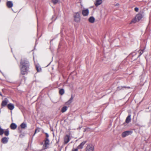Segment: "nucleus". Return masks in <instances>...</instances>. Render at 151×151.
Instances as JSON below:
<instances>
[{
    "instance_id": "obj_26",
    "label": "nucleus",
    "mask_w": 151,
    "mask_h": 151,
    "mask_svg": "<svg viewBox=\"0 0 151 151\" xmlns=\"http://www.w3.org/2000/svg\"><path fill=\"white\" fill-rule=\"evenodd\" d=\"M123 88H126V87L125 86H119L117 87V90H122Z\"/></svg>"
},
{
    "instance_id": "obj_9",
    "label": "nucleus",
    "mask_w": 151,
    "mask_h": 151,
    "mask_svg": "<svg viewBox=\"0 0 151 151\" xmlns=\"http://www.w3.org/2000/svg\"><path fill=\"white\" fill-rule=\"evenodd\" d=\"M70 140V136L68 135H66L64 137V144H67Z\"/></svg>"
},
{
    "instance_id": "obj_24",
    "label": "nucleus",
    "mask_w": 151,
    "mask_h": 151,
    "mask_svg": "<svg viewBox=\"0 0 151 151\" xmlns=\"http://www.w3.org/2000/svg\"><path fill=\"white\" fill-rule=\"evenodd\" d=\"M53 3L55 4L58 3L59 2V0H52Z\"/></svg>"
},
{
    "instance_id": "obj_22",
    "label": "nucleus",
    "mask_w": 151,
    "mask_h": 151,
    "mask_svg": "<svg viewBox=\"0 0 151 151\" xmlns=\"http://www.w3.org/2000/svg\"><path fill=\"white\" fill-rule=\"evenodd\" d=\"M67 110V107L66 106H64L63 107L61 111L63 113L65 112Z\"/></svg>"
},
{
    "instance_id": "obj_3",
    "label": "nucleus",
    "mask_w": 151,
    "mask_h": 151,
    "mask_svg": "<svg viewBox=\"0 0 151 151\" xmlns=\"http://www.w3.org/2000/svg\"><path fill=\"white\" fill-rule=\"evenodd\" d=\"M49 144V141L48 138H46L45 143L43 146V148L45 149L48 148V145Z\"/></svg>"
},
{
    "instance_id": "obj_33",
    "label": "nucleus",
    "mask_w": 151,
    "mask_h": 151,
    "mask_svg": "<svg viewBox=\"0 0 151 151\" xmlns=\"http://www.w3.org/2000/svg\"><path fill=\"white\" fill-rule=\"evenodd\" d=\"M115 6H119V4H118V3H117L116 4Z\"/></svg>"
},
{
    "instance_id": "obj_1",
    "label": "nucleus",
    "mask_w": 151,
    "mask_h": 151,
    "mask_svg": "<svg viewBox=\"0 0 151 151\" xmlns=\"http://www.w3.org/2000/svg\"><path fill=\"white\" fill-rule=\"evenodd\" d=\"M29 67V63L27 59H22L20 65L21 74L23 75L26 74L28 71Z\"/></svg>"
},
{
    "instance_id": "obj_29",
    "label": "nucleus",
    "mask_w": 151,
    "mask_h": 151,
    "mask_svg": "<svg viewBox=\"0 0 151 151\" xmlns=\"http://www.w3.org/2000/svg\"><path fill=\"white\" fill-rule=\"evenodd\" d=\"M144 49H143V50H140V52H139V54H140V55H139V56H140L143 52V50H144Z\"/></svg>"
},
{
    "instance_id": "obj_12",
    "label": "nucleus",
    "mask_w": 151,
    "mask_h": 151,
    "mask_svg": "<svg viewBox=\"0 0 151 151\" xmlns=\"http://www.w3.org/2000/svg\"><path fill=\"white\" fill-rule=\"evenodd\" d=\"M102 2V0H96L95 4L96 6H98L100 5Z\"/></svg>"
},
{
    "instance_id": "obj_30",
    "label": "nucleus",
    "mask_w": 151,
    "mask_h": 151,
    "mask_svg": "<svg viewBox=\"0 0 151 151\" xmlns=\"http://www.w3.org/2000/svg\"><path fill=\"white\" fill-rule=\"evenodd\" d=\"M78 147L76 149L73 148L72 149V151H78Z\"/></svg>"
},
{
    "instance_id": "obj_19",
    "label": "nucleus",
    "mask_w": 151,
    "mask_h": 151,
    "mask_svg": "<svg viewBox=\"0 0 151 151\" xmlns=\"http://www.w3.org/2000/svg\"><path fill=\"white\" fill-rule=\"evenodd\" d=\"M89 22L91 23H93L95 21V18L93 17H90L88 19Z\"/></svg>"
},
{
    "instance_id": "obj_32",
    "label": "nucleus",
    "mask_w": 151,
    "mask_h": 151,
    "mask_svg": "<svg viewBox=\"0 0 151 151\" xmlns=\"http://www.w3.org/2000/svg\"><path fill=\"white\" fill-rule=\"evenodd\" d=\"M45 134L46 136V138H48V137H49V136L48 134L47 133H45Z\"/></svg>"
},
{
    "instance_id": "obj_11",
    "label": "nucleus",
    "mask_w": 151,
    "mask_h": 151,
    "mask_svg": "<svg viewBox=\"0 0 151 151\" xmlns=\"http://www.w3.org/2000/svg\"><path fill=\"white\" fill-rule=\"evenodd\" d=\"M9 138L6 137H4L1 139V142L4 144H6L8 142Z\"/></svg>"
},
{
    "instance_id": "obj_5",
    "label": "nucleus",
    "mask_w": 151,
    "mask_h": 151,
    "mask_svg": "<svg viewBox=\"0 0 151 151\" xmlns=\"http://www.w3.org/2000/svg\"><path fill=\"white\" fill-rule=\"evenodd\" d=\"M132 133V132L131 131H127L123 132L122 136V137H124L127 135L131 134Z\"/></svg>"
},
{
    "instance_id": "obj_31",
    "label": "nucleus",
    "mask_w": 151,
    "mask_h": 151,
    "mask_svg": "<svg viewBox=\"0 0 151 151\" xmlns=\"http://www.w3.org/2000/svg\"><path fill=\"white\" fill-rule=\"evenodd\" d=\"M139 9L137 7H135L134 8V10L136 12H137L138 11Z\"/></svg>"
},
{
    "instance_id": "obj_2",
    "label": "nucleus",
    "mask_w": 151,
    "mask_h": 151,
    "mask_svg": "<svg viewBox=\"0 0 151 151\" xmlns=\"http://www.w3.org/2000/svg\"><path fill=\"white\" fill-rule=\"evenodd\" d=\"M74 18L75 21L76 22H78L80 21V14L78 12H77L74 15Z\"/></svg>"
},
{
    "instance_id": "obj_27",
    "label": "nucleus",
    "mask_w": 151,
    "mask_h": 151,
    "mask_svg": "<svg viewBox=\"0 0 151 151\" xmlns=\"http://www.w3.org/2000/svg\"><path fill=\"white\" fill-rule=\"evenodd\" d=\"M137 18H136L132 19L131 22V23H135L137 21Z\"/></svg>"
},
{
    "instance_id": "obj_23",
    "label": "nucleus",
    "mask_w": 151,
    "mask_h": 151,
    "mask_svg": "<svg viewBox=\"0 0 151 151\" xmlns=\"http://www.w3.org/2000/svg\"><path fill=\"white\" fill-rule=\"evenodd\" d=\"M20 126L22 128L24 129L26 127L27 125L25 123H22L21 124Z\"/></svg>"
},
{
    "instance_id": "obj_13",
    "label": "nucleus",
    "mask_w": 151,
    "mask_h": 151,
    "mask_svg": "<svg viewBox=\"0 0 151 151\" xmlns=\"http://www.w3.org/2000/svg\"><path fill=\"white\" fill-rule=\"evenodd\" d=\"M35 67L37 72H40L41 71L42 69L39 64L35 65Z\"/></svg>"
},
{
    "instance_id": "obj_28",
    "label": "nucleus",
    "mask_w": 151,
    "mask_h": 151,
    "mask_svg": "<svg viewBox=\"0 0 151 151\" xmlns=\"http://www.w3.org/2000/svg\"><path fill=\"white\" fill-rule=\"evenodd\" d=\"M40 131L39 128L35 130V133L33 135V136L37 132H39Z\"/></svg>"
},
{
    "instance_id": "obj_17",
    "label": "nucleus",
    "mask_w": 151,
    "mask_h": 151,
    "mask_svg": "<svg viewBox=\"0 0 151 151\" xmlns=\"http://www.w3.org/2000/svg\"><path fill=\"white\" fill-rule=\"evenodd\" d=\"M73 99V97L72 96H71L70 99L66 103V105H69L72 102Z\"/></svg>"
},
{
    "instance_id": "obj_6",
    "label": "nucleus",
    "mask_w": 151,
    "mask_h": 151,
    "mask_svg": "<svg viewBox=\"0 0 151 151\" xmlns=\"http://www.w3.org/2000/svg\"><path fill=\"white\" fill-rule=\"evenodd\" d=\"M9 102V100L7 98H5L4 100L2 101L1 104V106L2 107L6 106Z\"/></svg>"
},
{
    "instance_id": "obj_18",
    "label": "nucleus",
    "mask_w": 151,
    "mask_h": 151,
    "mask_svg": "<svg viewBox=\"0 0 151 151\" xmlns=\"http://www.w3.org/2000/svg\"><path fill=\"white\" fill-rule=\"evenodd\" d=\"M131 115H129L126 118L125 120L126 122L127 123H129L131 121Z\"/></svg>"
},
{
    "instance_id": "obj_8",
    "label": "nucleus",
    "mask_w": 151,
    "mask_h": 151,
    "mask_svg": "<svg viewBox=\"0 0 151 151\" xmlns=\"http://www.w3.org/2000/svg\"><path fill=\"white\" fill-rule=\"evenodd\" d=\"M86 142V141H83L78 146V149H82L83 148V146Z\"/></svg>"
},
{
    "instance_id": "obj_7",
    "label": "nucleus",
    "mask_w": 151,
    "mask_h": 151,
    "mask_svg": "<svg viewBox=\"0 0 151 151\" xmlns=\"http://www.w3.org/2000/svg\"><path fill=\"white\" fill-rule=\"evenodd\" d=\"M89 10L88 9H84L82 11V14L84 16H87L89 14Z\"/></svg>"
},
{
    "instance_id": "obj_4",
    "label": "nucleus",
    "mask_w": 151,
    "mask_h": 151,
    "mask_svg": "<svg viewBox=\"0 0 151 151\" xmlns=\"http://www.w3.org/2000/svg\"><path fill=\"white\" fill-rule=\"evenodd\" d=\"M86 151H93V146L92 145H88L86 147Z\"/></svg>"
},
{
    "instance_id": "obj_15",
    "label": "nucleus",
    "mask_w": 151,
    "mask_h": 151,
    "mask_svg": "<svg viewBox=\"0 0 151 151\" xmlns=\"http://www.w3.org/2000/svg\"><path fill=\"white\" fill-rule=\"evenodd\" d=\"M6 5L9 8H11L13 6V4L11 1H7L6 3Z\"/></svg>"
},
{
    "instance_id": "obj_16",
    "label": "nucleus",
    "mask_w": 151,
    "mask_h": 151,
    "mask_svg": "<svg viewBox=\"0 0 151 151\" xmlns=\"http://www.w3.org/2000/svg\"><path fill=\"white\" fill-rule=\"evenodd\" d=\"M11 128L12 129H14L17 127V125L14 123H12L10 125Z\"/></svg>"
},
{
    "instance_id": "obj_21",
    "label": "nucleus",
    "mask_w": 151,
    "mask_h": 151,
    "mask_svg": "<svg viewBox=\"0 0 151 151\" xmlns=\"http://www.w3.org/2000/svg\"><path fill=\"white\" fill-rule=\"evenodd\" d=\"M64 90L63 89H61L59 90V93L61 95H63L64 93Z\"/></svg>"
},
{
    "instance_id": "obj_14",
    "label": "nucleus",
    "mask_w": 151,
    "mask_h": 151,
    "mask_svg": "<svg viewBox=\"0 0 151 151\" xmlns=\"http://www.w3.org/2000/svg\"><path fill=\"white\" fill-rule=\"evenodd\" d=\"M142 16L141 14H137L136 16V18H137L138 21H139L142 18Z\"/></svg>"
},
{
    "instance_id": "obj_10",
    "label": "nucleus",
    "mask_w": 151,
    "mask_h": 151,
    "mask_svg": "<svg viewBox=\"0 0 151 151\" xmlns=\"http://www.w3.org/2000/svg\"><path fill=\"white\" fill-rule=\"evenodd\" d=\"M8 109L11 110L13 109L14 108V105L13 104L9 103L7 105Z\"/></svg>"
},
{
    "instance_id": "obj_25",
    "label": "nucleus",
    "mask_w": 151,
    "mask_h": 151,
    "mask_svg": "<svg viewBox=\"0 0 151 151\" xmlns=\"http://www.w3.org/2000/svg\"><path fill=\"white\" fill-rule=\"evenodd\" d=\"M4 132V130L3 129H2L0 126V135H2Z\"/></svg>"
},
{
    "instance_id": "obj_20",
    "label": "nucleus",
    "mask_w": 151,
    "mask_h": 151,
    "mask_svg": "<svg viewBox=\"0 0 151 151\" xmlns=\"http://www.w3.org/2000/svg\"><path fill=\"white\" fill-rule=\"evenodd\" d=\"M4 133L6 136H8L9 134V131L8 129H6V131H4Z\"/></svg>"
}]
</instances>
